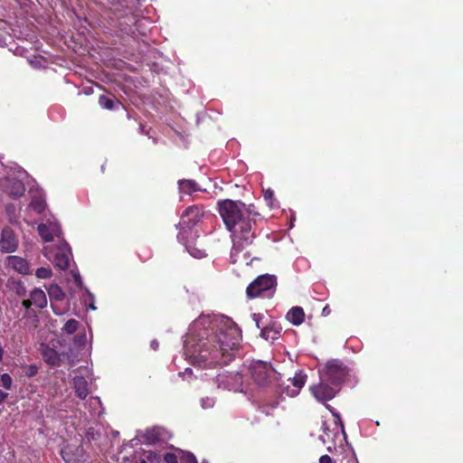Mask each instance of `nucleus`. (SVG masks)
I'll list each match as a JSON object with an SVG mask.
<instances>
[{"label": "nucleus", "mask_w": 463, "mask_h": 463, "mask_svg": "<svg viewBox=\"0 0 463 463\" xmlns=\"http://www.w3.org/2000/svg\"><path fill=\"white\" fill-rule=\"evenodd\" d=\"M37 230L39 235L45 242L53 241L54 236H58L61 232L60 226L56 222L41 223L38 225Z\"/></svg>", "instance_id": "obj_13"}, {"label": "nucleus", "mask_w": 463, "mask_h": 463, "mask_svg": "<svg viewBox=\"0 0 463 463\" xmlns=\"http://www.w3.org/2000/svg\"><path fill=\"white\" fill-rule=\"evenodd\" d=\"M128 20L131 22V23H135L136 22V19L134 16H131L128 18Z\"/></svg>", "instance_id": "obj_41"}, {"label": "nucleus", "mask_w": 463, "mask_h": 463, "mask_svg": "<svg viewBox=\"0 0 463 463\" xmlns=\"http://www.w3.org/2000/svg\"><path fill=\"white\" fill-rule=\"evenodd\" d=\"M17 246L18 241L13 230L9 227L4 228L0 239V250L6 253L14 252Z\"/></svg>", "instance_id": "obj_10"}, {"label": "nucleus", "mask_w": 463, "mask_h": 463, "mask_svg": "<svg viewBox=\"0 0 463 463\" xmlns=\"http://www.w3.org/2000/svg\"><path fill=\"white\" fill-rule=\"evenodd\" d=\"M250 373L254 382L259 385H266L272 373L271 367L264 362H252L250 365Z\"/></svg>", "instance_id": "obj_6"}, {"label": "nucleus", "mask_w": 463, "mask_h": 463, "mask_svg": "<svg viewBox=\"0 0 463 463\" xmlns=\"http://www.w3.org/2000/svg\"><path fill=\"white\" fill-rule=\"evenodd\" d=\"M14 290H15V293L19 297H25L26 296V288H25V287L21 282L16 283V287H15Z\"/></svg>", "instance_id": "obj_32"}, {"label": "nucleus", "mask_w": 463, "mask_h": 463, "mask_svg": "<svg viewBox=\"0 0 463 463\" xmlns=\"http://www.w3.org/2000/svg\"><path fill=\"white\" fill-rule=\"evenodd\" d=\"M51 307L52 311L56 315H62L65 312L67 304L64 302L65 299V293L62 291V289L56 284L51 285L47 288Z\"/></svg>", "instance_id": "obj_7"}, {"label": "nucleus", "mask_w": 463, "mask_h": 463, "mask_svg": "<svg viewBox=\"0 0 463 463\" xmlns=\"http://www.w3.org/2000/svg\"><path fill=\"white\" fill-rule=\"evenodd\" d=\"M264 199L268 202L270 207L273 206L274 192L271 189H268L264 192Z\"/></svg>", "instance_id": "obj_30"}, {"label": "nucleus", "mask_w": 463, "mask_h": 463, "mask_svg": "<svg viewBox=\"0 0 463 463\" xmlns=\"http://www.w3.org/2000/svg\"><path fill=\"white\" fill-rule=\"evenodd\" d=\"M202 402H203V408H209V407H212V406H213V402H212V400H210V399H208V398L206 399V401H205V400H203V401H202Z\"/></svg>", "instance_id": "obj_38"}, {"label": "nucleus", "mask_w": 463, "mask_h": 463, "mask_svg": "<svg viewBox=\"0 0 463 463\" xmlns=\"http://www.w3.org/2000/svg\"><path fill=\"white\" fill-rule=\"evenodd\" d=\"M287 319L294 326L301 325L305 320V312L301 307H293L287 313Z\"/></svg>", "instance_id": "obj_17"}, {"label": "nucleus", "mask_w": 463, "mask_h": 463, "mask_svg": "<svg viewBox=\"0 0 463 463\" xmlns=\"http://www.w3.org/2000/svg\"><path fill=\"white\" fill-rule=\"evenodd\" d=\"M277 286V278L274 275L264 274L258 276L246 288L247 297L250 299L259 297L269 298L273 295Z\"/></svg>", "instance_id": "obj_3"}, {"label": "nucleus", "mask_w": 463, "mask_h": 463, "mask_svg": "<svg viewBox=\"0 0 463 463\" xmlns=\"http://www.w3.org/2000/svg\"><path fill=\"white\" fill-rule=\"evenodd\" d=\"M208 326L200 328L196 335L192 334L185 341L184 354L194 366L203 369L214 368L218 365L228 364L233 358L235 351L240 346L241 333L237 325L228 317L213 320L197 321Z\"/></svg>", "instance_id": "obj_1"}, {"label": "nucleus", "mask_w": 463, "mask_h": 463, "mask_svg": "<svg viewBox=\"0 0 463 463\" xmlns=\"http://www.w3.org/2000/svg\"><path fill=\"white\" fill-rule=\"evenodd\" d=\"M12 377L8 373H5L0 375V386L5 390H10L12 388Z\"/></svg>", "instance_id": "obj_27"}, {"label": "nucleus", "mask_w": 463, "mask_h": 463, "mask_svg": "<svg viewBox=\"0 0 463 463\" xmlns=\"http://www.w3.org/2000/svg\"><path fill=\"white\" fill-rule=\"evenodd\" d=\"M38 372V368L35 365H30L26 368L25 374L28 377H33Z\"/></svg>", "instance_id": "obj_34"}, {"label": "nucleus", "mask_w": 463, "mask_h": 463, "mask_svg": "<svg viewBox=\"0 0 463 463\" xmlns=\"http://www.w3.org/2000/svg\"><path fill=\"white\" fill-rule=\"evenodd\" d=\"M332 414H333V416H334L335 419H337L339 421H341L340 414H339L338 412H333V411H332ZM340 424H341V427H342V429H343V428H344L343 423H342V422H340Z\"/></svg>", "instance_id": "obj_39"}, {"label": "nucleus", "mask_w": 463, "mask_h": 463, "mask_svg": "<svg viewBox=\"0 0 463 463\" xmlns=\"http://www.w3.org/2000/svg\"><path fill=\"white\" fill-rule=\"evenodd\" d=\"M216 383L219 388L239 392L242 390L243 376L238 372L220 373L216 376Z\"/></svg>", "instance_id": "obj_5"}, {"label": "nucleus", "mask_w": 463, "mask_h": 463, "mask_svg": "<svg viewBox=\"0 0 463 463\" xmlns=\"http://www.w3.org/2000/svg\"><path fill=\"white\" fill-rule=\"evenodd\" d=\"M204 211L203 207L192 205L187 207L182 213V223L189 228L197 224L203 218Z\"/></svg>", "instance_id": "obj_9"}, {"label": "nucleus", "mask_w": 463, "mask_h": 463, "mask_svg": "<svg viewBox=\"0 0 463 463\" xmlns=\"http://www.w3.org/2000/svg\"><path fill=\"white\" fill-rule=\"evenodd\" d=\"M165 463H179L178 458L175 453L167 452L164 456Z\"/></svg>", "instance_id": "obj_31"}, {"label": "nucleus", "mask_w": 463, "mask_h": 463, "mask_svg": "<svg viewBox=\"0 0 463 463\" xmlns=\"http://www.w3.org/2000/svg\"><path fill=\"white\" fill-rule=\"evenodd\" d=\"M327 381L320 380L318 384L310 387V391L314 397L320 402H326L332 400L338 390L334 385L330 386Z\"/></svg>", "instance_id": "obj_8"}, {"label": "nucleus", "mask_w": 463, "mask_h": 463, "mask_svg": "<svg viewBox=\"0 0 463 463\" xmlns=\"http://www.w3.org/2000/svg\"><path fill=\"white\" fill-rule=\"evenodd\" d=\"M99 104L102 109L112 110L122 104L118 100H115L113 97L101 95L99 98Z\"/></svg>", "instance_id": "obj_20"}, {"label": "nucleus", "mask_w": 463, "mask_h": 463, "mask_svg": "<svg viewBox=\"0 0 463 463\" xmlns=\"http://www.w3.org/2000/svg\"><path fill=\"white\" fill-rule=\"evenodd\" d=\"M179 189L181 192L185 194H191L193 192L200 191L198 184L194 180H179L178 182Z\"/></svg>", "instance_id": "obj_21"}, {"label": "nucleus", "mask_w": 463, "mask_h": 463, "mask_svg": "<svg viewBox=\"0 0 463 463\" xmlns=\"http://www.w3.org/2000/svg\"><path fill=\"white\" fill-rule=\"evenodd\" d=\"M218 212L229 232H232V249L231 258L250 245L256 238L255 226L260 214L252 203L230 199L218 202Z\"/></svg>", "instance_id": "obj_2"}, {"label": "nucleus", "mask_w": 463, "mask_h": 463, "mask_svg": "<svg viewBox=\"0 0 463 463\" xmlns=\"http://www.w3.org/2000/svg\"><path fill=\"white\" fill-rule=\"evenodd\" d=\"M43 358L46 364L52 367H58L61 364V355L56 350L51 347H45L43 351Z\"/></svg>", "instance_id": "obj_16"}, {"label": "nucleus", "mask_w": 463, "mask_h": 463, "mask_svg": "<svg viewBox=\"0 0 463 463\" xmlns=\"http://www.w3.org/2000/svg\"><path fill=\"white\" fill-rule=\"evenodd\" d=\"M252 319L255 322L256 326L261 330V327L264 325V324L261 325V320L263 319V315L259 314V313L258 314L254 313L252 315Z\"/></svg>", "instance_id": "obj_33"}, {"label": "nucleus", "mask_w": 463, "mask_h": 463, "mask_svg": "<svg viewBox=\"0 0 463 463\" xmlns=\"http://www.w3.org/2000/svg\"><path fill=\"white\" fill-rule=\"evenodd\" d=\"M282 327L277 321L269 320L261 327L260 336L267 341H275L280 336Z\"/></svg>", "instance_id": "obj_12"}, {"label": "nucleus", "mask_w": 463, "mask_h": 463, "mask_svg": "<svg viewBox=\"0 0 463 463\" xmlns=\"http://www.w3.org/2000/svg\"><path fill=\"white\" fill-rule=\"evenodd\" d=\"M185 372H189L190 373H192V370H191V369H189V368H186V369H185Z\"/></svg>", "instance_id": "obj_42"}, {"label": "nucleus", "mask_w": 463, "mask_h": 463, "mask_svg": "<svg viewBox=\"0 0 463 463\" xmlns=\"http://www.w3.org/2000/svg\"><path fill=\"white\" fill-rule=\"evenodd\" d=\"M151 345L154 349H156L158 347V343L154 341L152 342Z\"/></svg>", "instance_id": "obj_40"}, {"label": "nucleus", "mask_w": 463, "mask_h": 463, "mask_svg": "<svg viewBox=\"0 0 463 463\" xmlns=\"http://www.w3.org/2000/svg\"><path fill=\"white\" fill-rule=\"evenodd\" d=\"M73 387L76 395L81 400L86 399L90 393L88 382L83 376H75L73 378Z\"/></svg>", "instance_id": "obj_15"}, {"label": "nucleus", "mask_w": 463, "mask_h": 463, "mask_svg": "<svg viewBox=\"0 0 463 463\" xmlns=\"http://www.w3.org/2000/svg\"><path fill=\"white\" fill-rule=\"evenodd\" d=\"M306 379V374L302 373L301 372L297 373L292 379L289 378L288 380L290 382L291 385L288 384L286 387H284L282 392L289 397L297 396L305 385Z\"/></svg>", "instance_id": "obj_11"}, {"label": "nucleus", "mask_w": 463, "mask_h": 463, "mask_svg": "<svg viewBox=\"0 0 463 463\" xmlns=\"http://www.w3.org/2000/svg\"><path fill=\"white\" fill-rule=\"evenodd\" d=\"M79 325H80L79 321H77L76 319L71 318V319H69L64 324V326L62 327V330L65 333H67L69 335H71V334L75 333L78 330Z\"/></svg>", "instance_id": "obj_25"}, {"label": "nucleus", "mask_w": 463, "mask_h": 463, "mask_svg": "<svg viewBox=\"0 0 463 463\" xmlns=\"http://www.w3.org/2000/svg\"><path fill=\"white\" fill-rule=\"evenodd\" d=\"M144 439L148 444H156L160 439V431L156 428H153L151 430H146L144 434Z\"/></svg>", "instance_id": "obj_23"}, {"label": "nucleus", "mask_w": 463, "mask_h": 463, "mask_svg": "<svg viewBox=\"0 0 463 463\" xmlns=\"http://www.w3.org/2000/svg\"><path fill=\"white\" fill-rule=\"evenodd\" d=\"M30 298L33 306L38 308H43L47 306V298L43 290L40 288H34L30 292Z\"/></svg>", "instance_id": "obj_18"}, {"label": "nucleus", "mask_w": 463, "mask_h": 463, "mask_svg": "<svg viewBox=\"0 0 463 463\" xmlns=\"http://www.w3.org/2000/svg\"><path fill=\"white\" fill-rule=\"evenodd\" d=\"M54 265L59 269L65 270L69 268L70 265V258L69 253L59 251L55 253L53 259Z\"/></svg>", "instance_id": "obj_22"}, {"label": "nucleus", "mask_w": 463, "mask_h": 463, "mask_svg": "<svg viewBox=\"0 0 463 463\" xmlns=\"http://www.w3.org/2000/svg\"><path fill=\"white\" fill-rule=\"evenodd\" d=\"M180 463H197V459L193 453L184 452L180 458Z\"/></svg>", "instance_id": "obj_29"}, {"label": "nucleus", "mask_w": 463, "mask_h": 463, "mask_svg": "<svg viewBox=\"0 0 463 463\" xmlns=\"http://www.w3.org/2000/svg\"><path fill=\"white\" fill-rule=\"evenodd\" d=\"M349 369L337 359L328 361L324 369L319 372L320 380L327 381L331 385L339 386L347 377Z\"/></svg>", "instance_id": "obj_4"}, {"label": "nucleus", "mask_w": 463, "mask_h": 463, "mask_svg": "<svg viewBox=\"0 0 463 463\" xmlns=\"http://www.w3.org/2000/svg\"><path fill=\"white\" fill-rule=\"evenodd\" d=\"M25 188L22 182L15 181L13 184V189L10 191V194L14 198H18L24 194Z\"/></svg>", "instance_id": "obj_24"}, {"label": "nucleus", "mask_w": 463, "mask_h": 463, "mask_svg": "<svg viewBox=\"0 0 463 463\" xmlns=\"http://www.w3.org/2000/svg\"><path fill=\"white\" fill-rule=\"evenodd\" d=\"M319 463H334V460L330 456L323 455L319 458Z\"/></svg>", "instance_id": "obj_35"}, {"label": "nucleus", "mask_w": 463, "mask_h": 463, "mask_svg": "<svg viewBox=\"0 0 463 463\" xmlns=\"http://www.w3.org/2000/svg\"><path fill=\"white\" fill-rule=\"evenodd\" d=\"M31 208L36 213H43L45 211V203L42 199H33L30 203Z\"/></svg>", "instance_id": "obj_26"}, {"label": "nucleus", "mask_w": 463, "mask_h": 463, "mask_svg": "<svg viewBox=\"0 0 463 463\" xmlns=\"http://www.w3.org/2000/svg\"><path fill=\"white\" fill-rule=\"evenodd\" d=\"M35 275L40 279H49L52 277V272L49 268L41 267L36 269Z\"/></svg>", "instance_id": "obj_28"}, {"label": "nucleus", "mask_w": 463, "mask_h": 463, "mask_svg": "<svg viewBox=\"0 0 463 463\" xmlns=\"http://www.w3.org/2000/svg\"><path fill=\"white\" fill-rule=\"evenodd\" d=\"M184 246L190 255L196 259H202L206 256L205 250L202 247V244L197 245L195 242L186 241Z\"/></svg>", "instance_id": "obj_19"}, {"label": "nucleus", "mask_w": 463, "mask_h": 463, "mask_svg": "<svg viewBox=\"0 0 463 463\" xmlns=\"http://www.w3.org/2000/svg\"><path fill=\"white\" fill-rule=\"evenodd\" d=\"M31 301H32L31 298L28 299H24L22 302L23 307L26 309L30 308L32 306H33V302H31Z\"/></svg>", "instance_id": "obj_36"}, {"label": "nucleus", "mask_w": 463, "mask_h": 463, "mask_svg": "<svg viewBox=\"0 0 463 463\" xmlns=\"http://www.w3.org/2000/svg\"><path fill=\"white\" fill-rule=\"evenodd\" d=\"M140 463H147V462H146V460H144V459H143V460H141V462H140Z\"/></svg>", "instance_id": "obj_43"}, {"label": "nucleus", "mask_w": 463, "mask_h": 463, "mask_svg": "<svg viewBox=\"0 0 463 463\" xmlns=\"http://www.w3.org/2000/svg\"><path fill=\"white\" fill-rule=\"evenodd\" d=\"M8 396H9L8 392H6L3 390H0V404L3 403L7 399Z\"/></svg>", "instance_id": "obj_37"}, {"label": "nucleus", "mask_w": 463, "mask_h": 463, "mask_svg": "<svg viewBox=\"0 0 463 463\" xmlns=\"http://www.w3.org/2000/svg\"><path fill=\"white\" fill-rule=\"evenodd\" d=\"M8 264L14 270L18 271L21 274H28L30 272L29 263L27 262L26 260L19 256L8 257Z\"/></svg>", "instance_id": "obj_14"}]
</instances>
